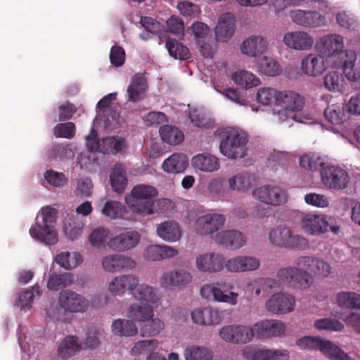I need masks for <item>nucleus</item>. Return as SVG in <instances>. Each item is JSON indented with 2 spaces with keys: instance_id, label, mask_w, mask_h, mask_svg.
Returning <instances> with one entry per match:
<instances>
[{
  "instance_id": "nucleus-1",
  "label": "nucleus",
  "mask_w": 360,
  "mask_h": 360,
  "mask_svg": "<svg viewBox=\"0 0 360 360\" xmlns=\"http://www.w3.org/2000/svg\"><path fill=\"white\" fill-rule=\"evenodd\" d=\"M330 264L324 260L303 256L295 261V266L280 269L277 272L278 279L293 288H307L311 285L312 278L309 272L323 277L330 273Z\"/></svg>"
},
{
  "instance_id": "nucleus-2",
  "label": "nucleus",
  "mask_w": 360,
  "mask_h": 360,
  "mask_svg": "<svg viewBox=\"0 0 360 360\" xmlns=\"http://www.w3.org/2000/svg\"><path fill=\"white\" fill-rule=\"evenodd\" d=\"M158 194L152 186L139 184L134 186L131 195L125 196V202L134 213L146 216L154 214V200Z\"/></svg>"
},
{
  "instance_id": "nucleus-3",
  "label": "nucleus",
  "mask_w": 360,
  "mask_h": 360,
  "mask_svg": "<svg viewBox=\"0 0 360 360\" xmlns=\"http://www.w3.org/2000/svg\"><path fill=\"white\" fill-rule=\"evenodd\" d=\"M41 217V222L39 221L38 216L35 224L30 229L31 237L46 245L56 244L58 241V235L54 229L56 210L49 207L42 208Z\"/></svg>"
},
{
  "instance_id": "nucleus-4",
  "label": "nucleus",
  "mask_w": 360,
  "mask_h": 360,
  "mask_svg": "<svg viewBox=\"0 0 360 360\" xmlns=\"http://www.w3.org/2000/svg\"><path fill=\"white\" fill-rule=\"evenodd\" d=\"M317 51L322 55L333 60L334 67L343 70V64L347 60L345 53L354 52L352 50H344L343 37L337 34L323 36L316 43Z\"/></svg>"
},
{
  "instance_id": "nucleus-5",
  "label": "nucleus",
  "mask_w": 360,
  "mask_h": 360,
  "mask_svg": "<svg viewBox=\"0 0 360 360\" xmlns=\"http://www.w3.org/2000/svg\"><path fill=\"white\" fill-rule=\"evenodd\" d=\"M248 138L245 134L236 130H227L219 144L220 152L231 159L241 158L246 152Z\"/></svg>"
},
{
  "instance_id": "nucleus-6",
  "label": "nucleus",
  "mask_w": 360,
  "mask_h": 360,
  "mask_svg": "<svg viewBox=\"0 0 360 360\" xmlns=\"http://www.w3.org/2000/svg\"><path fill=\"white\" fill-rule=\"evenodd\" d=\"M231 283L224 281L217 282L216 283L205 284L200 289L202 297L206 299L213 298L214 300L219 302L228 303L231 305H236L238 303V294L230 291L229 294L226 292L233 289Z\"/></svg>"
},
{
  "instance_id": "nucleus-7",
  "label": "nucleus",
  "mask_w": 360,
  "mask_h": 360,
  "mask_svg": "<svg viewBox=\"0 0 360 360\" xmlns=\"http://www.w3.org/2000/svg\"><path fill=\"white\" fill-rule=\"evenodd\" d=\"M321 181L327 188L336 191L346 188L349 183L347 172L338 165H323L321 169Z\"/></svg>"
},
{
  "instance_id": "nucleus-8",
  "label": "nucleus",
  "mask_w": 360,
  "mask_h": 360,
  "mask_svg": "<svg viewBox=\"0 0 360 360\" xmlns=\"http://www.w3.org/2000/svg\"><path fill=\"white\" fill-rule=\"evenodd\" d=\"M60 307L70 313H83L89 307V301L84 295L73 290H63L58 298Z\"/></svg>"
},
{
  "instance_id": "nucleus-9",
  "label": "nucleus",
  "mask_w": 360,
  "mask_h": 360,
  "mask_svg": "<svg viewBox=\"0 0 360 360\" xmlns=\"http://www.w3.org/2000/svg\"><path fill=\"white\" fill-rule=\"evenodd\" d=\"M253 197L261 202L272 206H278L287 201L288 195L283 189L271 185L256 188L252 191Z\"/></svg>"
},
{
  "instance_id": "nucleus-10",
  "label": "nucleus",
  "mask_w": 360,
  "mask_h": 360,
  "mask_svg": "<svg viewBox=\"0 0 360 360\" xmlns=\"http://www.w3.org/2000/svg\"><path fill=\"white\" fill-rule=\"evenodd\" d=\"M219 335L226 342L236 344H246L254 338L253 326L248 328L242 325L224 326Z\"/></svg>"
},
{
  "instance_id": "nucleus-11",
  "label": "nucleus",
  "mask_w": 360,
  "mask_h": 360,
  "mask_svg": "<svg viewBox=\"0 0 360 360\" xmlns=\"http://www.w3.org/2000/svg\"><path fill=\"white\" fill-rule=\"evenodd\" d=\"M290 16L293 22L304 27H320L326 24L325 16L316 11L295 10Z\"/></svg>"
},
{
  "instance_id": "nucleus-12",
  "label": "nucleus",
  "mask_w": 360,
  "mask_h": 360,
  "mask_svg": "<svg viewBox=\"0 0 360 360\" xmlns=\"http://www.w3.org/2000/svg\"><path fill=\"white\" fill-rule=\"evenodd\" d=\"M139 279L134 274L115 276L108 284V290L114 296H123L127 292L133 293L138 286Z\"/></svg>"
},
{
  "instance_id": "nucleus-13",
  "label": "nucleus",
  "mask_w": 360,
  "mask_h": 360,
  "mask_svg": "<svg viewBox=\"0 0 360 360\" xmlns=\"http://www.w3.org/2000/svg\"><path fill=\"white\" fill-rule=\"evenodd\" d=\"M300 225L304 232L309 235H320L328 231V222L323 215L304 213L301 215Z\"/></svg>"
},
{
  "instance_id": "nucleus-14",
  "label": "nucleus",
  "mask_w": 360,
  "mask_h": 360,
  "mask_svg": "<svg viewBox=\"0 0 360 360\" xmlns=\"http://www.w3.org/2000/svg\"><path fill=\"white\" fill-rule=\"evenodd\" d=\"M141 236L136 231H129L108 240V247L118 252L134 248L140 242Z\"/></svg>"
},
{
  "instance_id": "nucleus-15",
  "label": "nucleus",
  "mask_w": 360,
  "mask_h": 360,
  "mask_svg": "<svg viewBox=\"0 0 360 360\" xmlns=\"http://www.w3.org/2000/svg\"><path fill=\"white\" fill-rule=\"evenodd\" d=\"M102 266L108 272H120L134 269L136 266V262L128 256L121 254H112L103 257Z\"/></svg>"
},
{
  "instance_id": "nucleus-16",
  "label": "nucleus",
  "mask_w": 360,
  "mask_h": 360,
  "mask_svg": "<svg viewBox=\"0 0 360 360\" xmlns=\"http://www.w3.org/2000/svg\"><path fill=\"white\" fill-rule=\"evenodd\" d=\"M295 300L293 296L285 293H276L266 302V309L276 314H284L294 310Z\"/></svg>"
},
{
  "instance_id": "nucleus-17",
  "label": "nucleus",
  "mask_w": 360,
  "mask_h": 360,
  "mask_svg": "<svg viewBox=\"0 0 360 360\" xmlns=\"http://www.w3.org/2000/svg\"><path fill=\"white\" fill-rule=\"evenodd\" d=\"M224 258L219 253L199 255L195 259L196 268L201 272L216 273L224 269Z\"/></svg>"
},
{
  "instance_id": "nucleus-18",
  "label": "nucleus",
  "mask_w": 360,
  "mask_h": 360,
  "mask_svg": "<svg viewBox=\"0 0 360 360\" xmlns=\"http://www.w3.org/2000/svg\"><path fill=\"white\" fill-rule=\"evenodd\" d=\"M225 217L219 214H207L200 217L195 221V228L200 235L212 234L222 227Z\"/></svg>"
},
{
  "instance_id": "nucleus-19",
  "label": "nucleus",
  "mask_w": 360,
  "mask_h": 360,
  "mask_svg": "<svg viewBox=\"0 0 360 360\" xmlns=\"http://www.w3.org/2000/svg\"><path fill=\"white\" fill-rule=\"evenodd\" d=\"M328 59L318 54H308L301 62V71L308 76H319L328 67Z\"/></svg>"
},
{
  "instance_id": "nucleus-20",
  "label": "nucleus",
  "mask_w": 360,
  "mask_h": 360,
  "mask_svg": "<svg viewBox=\"0 0 360 360\" xmlns=\"http://www.w3.org/2000/svg\"><path fill=\"white\" fill-rule=\"evenodd\" d=\"M285 330L284 323L276 320H263L253 326L254 337L257 338L279 336L284 333Z\"/></svg>"
},
{
  "instance_id": "nucleus-21",
  "label": "nucleus",
  "mask_w": 360,
  "mask_h": 360,
  "mask_svg": "<svg viewBox=\"0 0 360 360\" xmlns=\"http://www.w3.org/2000/svg\"><path fill=\"white\" fill-rule=\"evenodd\" d=\"M224 316L223 311L212 307L198 308L191 312L193 321L198 325H217L221 321Z\"/></svg>"
},
{
  "instance_id": "nucleus-22",
  "label": "nucleus",
  "mask_w": 360,
  "mask_h": 360,
  "mask_svg": "<svg viewBox=\"0 0 360 360\" xmlns=\"http://www.w3.org/2000/svg\"><path fill=\"white\" fill-rule=\"evenodd\" d=\"M258 259L249 256H237L224 262V267L229 272H245L257 269L259 267Z\"/></svg>"
},
{
  "instance_id": "nucleus-23",
  "label": "nucleus",
  "mask_w": 360,
  "mask_h": 360,
  "mask_svg": "<svg viewBox=\"0 0 360 360\" xmlns=\"http://www.w3.org/2000/svg\"><path fill=\"white\" fill-rule=\"evenodd\" d=\"M193 280L188 271L179 269L165 272L160 278V284L164 288L185 286Z\"/></svg>"
},
{
  "instance_id": "nucleus-24",
  "label": "nucleus",
  "mask_w": 360,
  "mask_h": 360,
  "mask_svg": "<svg viewBox=\"0 0 360 360\" xmlns=\"http://www.w3.org/2000/svg\"><path fill=\"white\" fill-rule=\"evenodd\" d=\"M283 43L295 50H308L314 44L313 37L303 31H296L286 33L283 39Z\"/></svg>"
},
{
  "instance_id": "nucleus-25",
  "label": "nucleus",
  "mask_w": 360,
  "mask_h": 360,
  "mask_svg": "<svg viewBox=\"0 0 360 360\" xmlns=\"http://www.w3.org/2000/svg\"><path fill=\"white\" fill-rule=\"evenodd\" d=\"M276 104L282 108L292 112L300 111L304 104V100L299 94L284 91L278 93L276 98Z\"/></svg>"
},
{
  "instance_id": "nucleus-26",
  "label": "nucleus",
  "mask_w": 360,
  "mask_h": 360,
  "mask_svg": "<svg viewBox=\"0 0 360 360\" xmlns=\"http://www.w3.org/2000/svg\"><path fill=\"white\" fill-rule=\"evenodd\" d=\"M154 308L150 304L136 302L127 308V316L134 322L148 321L154 316Z\"/></svg>"
},
{
  "instance_id": "nucleus-27",
  "label": "nucleus",
  "mask_w": 360,
  "mask_h": 360,
  "mask_svg": "<svg viewBox=\"0 0 360 360\" xmlns=\"http://www.w3.org/2000/svg\"><path fill=\"white\" fill-rule=\"evenodd\" d=\"M235 18L229 13L222 15L215 28L216 39L219 41L229 40L235 32Z\"/></svg>"
},
{
  "instance_id": "nucleus-28",
  "label": "nucleus",
  "mask_w": 360,
  "mask_h": 360,
  "mask_svg": "<svg viewBox=\"0 0 360 360\" xmlns=\"http://www.w3.org/2000/svg\"><path fill=\"white\" fill-rule=\"evenodd\" d=\"M147 82L141 75H134L127 89V98L128 101L133 103L143 100L146 96Z\"/></svg>"
},
{
  "instance_id": "nucleus-29",
  "label": "nucleus",
  "mask_w": 360,
  "mask_h": 360,
  "mask_svg": "<svg viewBox=\"0 0 360 360\" xmlns=\"http://www.w3.org/2000/svg\"><path fill=\"white\" fill-rule=\"evenodd\" d=\"M216 240L226 248L238 249L245 245V237L238 231L228 230L218 233Z\"/></svg>"
},
{
  "instance_id": "nucleus-30",
  "label": "nucleus",
  "mask_w": 360,
  "mask_h": 360,
  "mask_svg": "<svg viewBox=\"0 0 360 360\" xmlns=\"http://www.w3.org/2000/svg\"><path fill=\"white\" fill-rule=\"evenodd\" d=\"M268 48L266 39L260 36H253L245 40L241 46L243 53L252 57H256L265 52Z\"/></svg>"
},
{
  "instance_id": "nucleus-31",
  "label": "nucleus",
  "mask_w": 360,
  "mask_h": 360,
  "mask_svg": "<svg viewBox=\"0 0 360 360\" xmlns=\"http://www.w3.org/2000/svg\"><path fill=\"white\" fill-rule=\"evenodd\" d=\"M156 232L160 238L168 242L177 241L181 236L179 225L174 221H167L158 224Z\"/></svg>"
},
{
  "instance_id": "nucleus-32",
  "label": "nucleus",
  "mask_w": 360,
  "mask_h": 360,
  "mask_svg": "<svg viewBox=\"0 0 360 360\" xmlns=\"http://www.w3.org/2000/svg\"><path fill=\"white\" fill-rule=\"evenodd\" d=\"M178 250L167 245H149L144 251V257L148 260L158 261L176 256Z\"/></svg>"
},
{
  "instance_id": "nucleus-33",
  "label": "nucleus",
  "mask_w": 360,
  "mask_h": 360,
  "mask_svg": "<svg viewBox=\"0 0 360 360\" xmlns=\"http://www.w3.org/2000/svg\"><path fill=\"white\" fill-rule=\"evenodd\" d=\"M111 331L117 336L132 337L138 334V328L131 319H117L111 324Z\"/></svg>"
},
{
  "instance_id": "nucleus-34",
  "label": "nucleus",
  "mask_w": 360,
  "mask_h": 360,
  "mask_svg": "<svg viewBox=\"0 0 360 360\" xmlns=\"http://www.w3.org/2000/svg\"><path fill=\"white\" fill-rule=\"evenodd\" d=\"M191 163L195 169L206 172H212L219 168L218 159L209 153L195 155L191 160Z\"/></svg>"
},
{
  "instance_id": "nucleus-35",
  "label": "nucleus",
  "mask_w": 360,
  "mask_h": 360,
  "mask_svg": "<svg viewBox=\"0 0 360 360\" xmlns=\"http://www.w3.org/2000/svg\"><path fill=\"white\" fill-rule=\"evenodd\" d=\"M188 165V159L185 155L174 153L164 161L162 168L167 172L177 174L184 172Z\"/></svg>"
},
{
  "instance_id": "nucleus-36",
  "label": "nucleus",
  "mask_w": 360,
  "mask_h": 360,
  "mask_svg": "<svg viewBox=\"0 0 360 360\" xmlns=\"http://www.w3.org/2000/svg\"><path fill=\"white\" fill-rule=\"evenodd\" d=\"M111 186L115 192H124L127 185V172L125 167L121 164L114 166L110 175Z\"/></svg>"
},
{
  "instance_id": "nucleus-37",
  "label": "nucleus",
  "mask_w": 360,
  "mask_h": 360,
  "mask_svg": "<svg viewBox=\"0 0 360 360\" xmlns=\"http://www.w3.org/2000/svg\"><path fill=\"white\" fill-rule=\"evenodd\" d=\"M132 295L139 302L148 303L155 307L159 300L153 288L144 283L138 284Z\"/></svg>"
},
{
  "instance_id": "nucleus-38",
  "label": "nucleus",
  "mask_w": 360,
  "mask_h": 360,
  "mask_svg": "<svg viewBox=\"0 0 360 360\" xmlns=\"http://www.w3.org/2000/svg\"><path fill=\"white\" fill-rule=\"evenodd\" d=\"M345 56L348 59L342 64L343 72L348 80L352 82V86L360 91V72L354 70L356 54L355 52H348L345 53Z\"/></svg>"
},
{
  "instance_id": "nucleus-39",
  "label": "nucleus",
  "mask_w": 360,
  "mask_h": 360,
  "mask_svg": "<svg viewBox=\"0 0 360 360\" xmlns=\"http://www.w3.org/2000/svg\"><path fill=\"white\" fill-rule=\"evenodd\" d=\"M102 214L110 219H123L125 220L130 219L129 212L126 207L121 202L110 200L107 201L103 209Z\"/></svg>"
},
{
  "instance_id": "nucleus-40",
  "label": "nucleus",
  "mask_w": 360,
  "mask_h": 360,
  "mask_svg": "<svg viewBox=\"0 0 360 360\" xmlns=\"http://www.w3.org/2000/svg\"><path fill=\"white\" fill-rule=\"evenodd\" d=\"M159 133L162 140L169 145H178L184 139V133L179 128L169 124L160 127Z\"/></svg>"
},
{
  "instance_id": "nucleus-41",
  "label": "nucleus",
  "mask_w": 360,
  "mask_h": 360,
  "mask_svg": "<svg viewBox=\"0 0 360 360\" xmlns=\"http://www.w3.org/2000/svg\"><path fill=\"white\" fill-rule=\"evenodd\" d=\"M82 349L79 343V339L75 335H69L64 338L58 348V356L63 359H68L75 355Z\"/></svg>"
},
{
  "instance_id": "nucleus-42",
  "label": "nucleus",
  "mask_w": 360,
  "mask_h": 360,
  "mask_svg": "<svg viewBox=\"0 0 360 360\" xmlns=\"http://www.w3.org/2000/svg\"><path fill=\"white\" fill-rule=\"evenodd\" d=\"M185 360H212L213 353L206 347L189 345L184 352Z\"/></svg>"
},
{
  "instance_id": "nucleus-43",
  "label": "nucleus",
  "mask_w": 360,
  "mask_h": 360,
  "mask_svg": "<svg viewBox=\"0 0 360 360\" xmlns=\"http://www.w3.org/2000/svg\"><path fill=\"white\" fill-rule=\"evenodd\" d=\"M319 350L331 360H352L347 353L330 341L322 340Z\"/></svg>"
},
{
  "instance_id": "nucleus-44",
  "label": "nucleus",
  "mask_w": 360,
  "mask_h": 360,
  "mask_svg": "<svg viewBox=\"0 0 360 360\" xmlns=\"http://www.w3.org/2000/svg\"><path fill=\"white\" fill-rule=\"evenodd\" d=\"M257 68L259 73L274 77L280 74L281 71L279 63L273 58L262 56L257 62Z\"/></svg>"
},
{
  "instance_id": "nucleus-45",
  "label": "nucleus",
  "mask_w": 360,
  "mask_h": 360,
  "mask_svg": "<svg viewBox=\"0 0 360 360\" xmlns=\"http://www.w3.org/2000/svg\"><path fill=\"white\" fill-rule=\"evenodd\" d=\"M74 281V275L70 273L53 274L49 276L47 288L51 290H58L71 285Z\"/></svg>"
},
{
  "instance_id": "nucleus-46",
  "label": "nucleus",
  "mask_w": 360,
  "mask_h": 360,
  "mask_svg": "<svg viewBox=\"0 0 360 360\" xmlns=\"http://www.w3.org/2000/svg\"><path fill=\"white\" fill-rule=\"evenodd\" d=\"M126 147L125 141L119 137L109 136L101 140L100 153L104 154H116Z\"/></svg>"
},
{
  "instance_id": "nucleus-47",
  "label": "nucleus",
  "mask_w": 360,
  "mask_h": 360,
  "mask_svg": "<svg viewBox=\"0 0 360 360\" xmlns=\"http://www.w3.org/2000/svg\"><path fill=\"white\" fill-rule=\"evenodd\" d=\"M82 261V255L76 252H61L56 257V263L65 269H74L80 264Z\"/></svg>"
},
{
  "instance_id": "nucleus-48",
  "label": "nucleus",
  "mask_w": 360,
  "mask_h": 360,
  "mask_svg": "<svg viewBox=\"0 0 360 360\" xmlns=\"http://www.w3.org/2000/svg\"><path fill=\"white\" fill-rule=\"evenodd\" d=\"M231 78L237 85L245 89L257 86L260 84V80L258 77L246 70H238L234 72Z\"/></svg>"
},
{
  "instance_id": "nucleus-49",
  "label": "nucleus",
  "mask_w": 360,
  "mask_h": 360,
  "mask_svg": "<svg viewBox=\"0 0 360 360\" xmlns=\"http://www.w3.org/2000/svg\"><path fill=\"white\" fill-rule=\"evenodd\" d=\"M337 303L341 308L359 309L360 295L355 292H340L337 295Z\"/></svg>"
},
{
  "instance_id": "nucleus-50",
  "label": "nucleus",
  "mask_w": 360,
  "mask_h": 360,
  "mask_svg": "<svg viewBox=\"0 0 360 360\" xmlns=\"http://www.w3.org/2000/svg\"><path fill=\"white\" fill-rule=\"evenodd\" d=\"M326 119L333 124H340L346 119L343 104L337 103L328 105L324 110Z\"/></svg>"
},
{
  "instance_id": "nucleus-51",
  "label": "nucleus",
  "mask_w": 360,
  "mask_h": 360,
  "mask_svg": "<svg viewBox=\"0 0 360 360\" xmlns=\"http://www.w3.org/2000/svg\"><path fill=\"white\" fill-rule=\"evenodd\" d=\"M165 46L169 56L175 59L186 60L190 58L188 49L174 39H167Z\"/></svg>"
},
{
  "instance_id": "nucleus-52",
  "label": "nucleus",
  "mask_w": 360,
  "mask_h": 360,
  "mask_svg": "<svg viewBox=\"0 0 360 360\" xmlns=\"http://www.w3.org/2000/svg\"><path fill=\"white\" fill-rule=\"evenodd\" d=\"M290 229L286 227H277L271 229L269 233V239L274 245L286 247L290 237Z\"/></svg>"
},
{
  "instance_id": "nucleus-53",
  "label": "nucleus",
  "mask_w": 360,
  "mask_h": 360,
  "mask_svg": "<svg viewBox=\"0 0 360 360\" xmlns=\"http://www.w3.org/2000/svg\"><path fill=\"white\" fill-rule=\"evenodd\" d=\"M141 328V335L143 337L156 336L164 329L165 323L160 319H153V317Z\"/></svg>"
},
{
  "instance_id": "nucleus-54",
  "label": "nucleus",
  "mask_w": 360,
  "mask_h": 360,
  "mask_svg": "<svg viewBox=\"0 0 360 360\" xmlns=\"http://www.w3.org/2000/svg\"><path fill=\"white\" fill-rule=\"evenodd\" d=\"M159 345V342L157 340H145L139 341L135 343L134 347L131 349V354L134 356H139L145 354L154 353Z\"/></svg>"
},
{
  "instance_id": "nucleus-55",
  "label": "nucleus",
  "mask_w": 360,
  "mask_h": 360,
  "mask_svg": "<svg viewBox=\"0 0 360 360\" xmlns=\"http://www.w3.org/2000/svg\"><path fill=\"white\" fill-rule=\"evenodd\" d=\"M255 360H288L289 352L285 349L282 350H259L254 354Z\"/></svg>"
},
{
  "instance_id": "nucleus-56",
  "label": "nucleus",
  "mask_w": 360,
  "mask_h": 360,
  "mask_svg": "<svg viewBox=\"0 0 360 360\" xmlns=\"http://www.w3.org/2000/svg\"><path fill=\"white\" fill-rule=\"evenodd\" d=\"M110 231L105 228H98L92 231L89 240L92 246L96 248L105 247L110 240Z\"/></svg>"
},
{
  "instance_id": "nucleus-57",
  "label": "nucleus",
  "mask_w": 360,
  "mask_h": 360,
  "mask_svg": "<svg viewBox=\"0 0 360 360\" xmlns=\"http://www.w3.org/2000/svg\"><path fill=\"white\" fill-rule=\"evenodd\" d=\"M42 291L39 286L36 284L31 289L22 291L18 297L19 304L22 309L30 307L34 297H39Z\"/></svg>"
},
{
  "instance_id": "nucleus-58",
  "label": "nucleus",
  "mask_w": 360,
  "mask_h": 360,
  "mask_svg": "<svg viewBox=\"0 0 360 360\" xmlns=\"http://www.w3.org/2000/svg\"><path fill=\"white\" fill-rule=\"evenodd\" d=\"M229 188L238 191H245L250 186V176L248 174H238L229 180Z\"/></svg>"
},
{
  "instance_id": "nucleus-59",
  "label": "nucleus",
  "mask_w": 360,
  "mask_h": 360,
  "mask_svg": "<svg viewBox=\"0 0 360 360\" xmlns=\"http://www.w3.org/2000/svg\"><path fill=\"white\" fill-rule=\"evenodd\" d=\"M44 179L54 187L64 186L68 182V178L63 173L53 169H49L44 173Z\"/></svg>"
},
{
  "instance_id": "nucleus-60",
  "label": "nucleus",
  "mask_w": 360,
  "mask_h": 360,
  "mask_svg": "<svg viewBox=\"0 0 360 360\" xmlns=\"http://www.w3.org/2000/svg\"><path fill=\"white\" fill-rule=\"evenodd\" d=\"M337 22L342 27L356 30L359 27L357 20L352 14L345 11L340 12L336 15Z\"/></svg>"
},
{
  "instance_id": "nucleus-61",
  "label": "nucleus",
  "mask_w": 360,
  "mask_h": 360,
  "mask_svg": "<svg viewBox=\"0 0 360 360\" xmlns=\"http://www.w3.org/2000/svg\"><path fill=\"white\" fill-rule=\"evenodd\" d=\"M278 95V94L273 88H261L257 94V101L263 105H269L274 101L276 103Z\"/></svg>"
},
{
  "instance_id": "nucleus-62",
  "label": "nucleus",
  "mask_w": 360,
  "mask_h": 360,
  "mask_svg": "<svg viewBox=\"0 0 360 360\" xmlns=\"http://www.w3.org/2000/svg\"><path fill=\"white\" fill-rule=\"evenodd\" d=\"M342 76L337 72H330L328 73L323 79L325 87L333 91H339L340 90Z\"/></svg>"
},
{
  "instance_id": "nucleus-63",
  "label": "nucleus",
  "mask_w": 360,
  "mask_h": 360,
  "mask_svg": "<svg viewBox=\"0 0 360 360\" xmlns=\"http://www.w3.org/2000/svg\"><path fill=\"white\" fill-rule=\"evenodd\" d=\"M314 326L319 330L341 331L344 329V325L340 321L327 318L316 320Z\"/></svg>"
},
{
  "instance_id": "nucleus-64",
  "label": "nucleus",
  "mask_w": 360,
  "mask_h": 360,
  "mask_svg": "<svg viewBox=\"0 0 360 360\" xmlns=\"http://www.w3.org/2000/svg\"><path fill=\"white\" fill-rule=\"evenodd\" d=\"M53 134L57 137L71 139L75 134V125L70 122L58 124L53 129Z\"/></svg>"
}]
</instances>
